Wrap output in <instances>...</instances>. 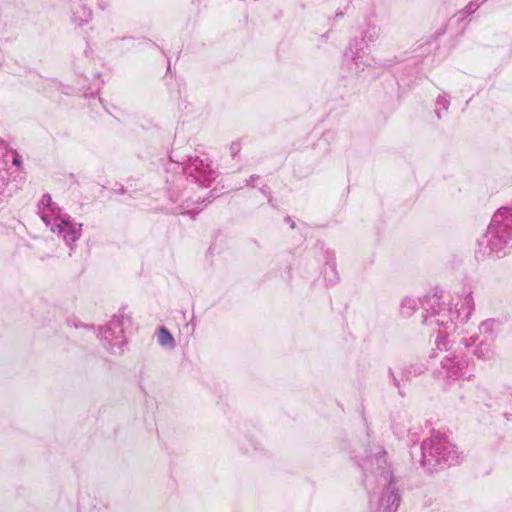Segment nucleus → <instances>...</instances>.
<instances>
[{
	"instance_id": "1",
	"label": "nucleus",
	"mask_w": 512,
	"mask_h": 512,
	"mask_svg": "<svg viewBox=\"0 0 512 512\" xmlns=\"http://www.w3.org/2000/svg\"><path fill=\"white\" fill-rule=\"evenodd\" d=\"M177 163L183 174L173 175L171 180H167V210L173 214H189L193 218L204 207V200H200V196L193 197V188L209 187L218 175L207 157L189 156Z\"/></svg>"
},
{
	"instance_id": "2",
	"label": "nucleus",
	"mask_w": 512,
	"mask_h": 512,
	"mask_svg": "<svg viewBox=\"0 0 512 512\" xmlns=\"http://www.w3.org/2000/svg\"><path fill=\"white\" fill-rule=\"evenodd\" d=\"M421 306L422 323L429 334L436 335L435 350H442V347L454 342L449 337L470 318L474 310V299L471 293H467L452 303L448 297L432 294L423 297Z\"/></svg>"
},
{
	"instance_id": "3",
	"label": "nucleus",
	"mask_w": 512,
	"mask_h": 512,
	"mask_svg": "<svg viewBox=\"0 0 512 512\" xmlns=\"http://www.w3.org/2000/svg\"><path fill=\"white\" fill-rule=\"evenodd\" d=\"M359 466L369 498V512H396L401 497L386 452L376 447L374 453L359 461Z\"/></svg>"
},
{
	"instance_id": "4",
	"label": "nucleus",
	"mask_w": 512,
	"mask_h": 512,
	"mask_svg": "<svg viewBox=\"0 0 512 512\" xmlns=\"http://www.w3.org/2000/svg\"><path fill=\"white\" fill-rule=\"evenodd\" d=\"M462 458L463 452L452 442L450 436L439 430H433L420 447L419 462L428 471L456 465Z\"/></svg>"
},
{
	"instance_id": "5",
	"label": "nucleus",
	"mask_w": 512,
	"mask_h": 512,
	"mask_svg": "<svg viewBox=\"0 0 512 512\" xmlns=\"http://www.w3.org/2000/svg\"><path fill=\"white\" fill-rule=\"evenodd\" d=\"M512 244V206L501 207L493 215L487 232L479 245L488 249L490 254L498 257L505 254V249Z\"/></svg>"
},
{
	"instance_id": "6",
	"label": "nucleus",
	"mask_w": 512,
	"mask_h": 512,
	"mask_svg": "<svg viewBox=\"0 0 512 512\" xmlns=\"http://www.w3.org/2000/svg\"><path fill=\"white\" fill-rule=\"evenodd\" d=\"M453 343L450 342L445 348L442 347V350H436L437 352L431 355V358H436L440 361L438 375L449 382L470 381L474 376L473 369L469 366V361L465 356L452 351Z\"/></svg>"
},
{
	"instance_id": "7",
	"label": "nucleus",
	"mask_w": 512,
	"mask_h": 512,
	"mask_svg": "<svg viewBox=\"0 0 512 512\" xmlns=\"http://www.w3.org/2000/svg\"><path fill=\"white\" fill-rule=\"evenodd\" d=\"M124 321L123 315H114L104 326L100 327L98 338L103 347L113 354L122 353V347L126 343L124 339Z\"/></svg>"
},
{
	"instance_id": "8",
	"label": "nucleus",
	"mask_w": 512,
	"mask_h": 512,
	"mask_svg": "<svg viewBox=\"0 0 512 512\" xmlns=\"http://www.w3.org/2000/svg\"><path fill=\"white\" fill-rule=\"evenodd\" d=\"M48 227L52 233L57 234L63 239L71 251L74 250V245L82 234L81 223L72 221L71 217L67 214L63 218H58L57 221L53 222Z\"/></svg>"
},
{
	"instance_id": "9",
	"label": "nucleus",
	"mask_w": 512,
	"mask_h": 512,
	"mask_svg": "<svg viewBox=\"0 0 512 512\" xmlns=\"http://www.w3.org/2000/svg\"><path fill=\"white\" fill-rule=\"evenodd\" d=\"M361 45L359 42H355L350 45L349 51H347L344 55L342 66L347 69L351 75H357L359 72L364 71L365 67L368 65L363 60V49L358 48Z\"/></svg>"
},
{
	"instance_id": "10",
	"label": "nucleus",
	"mask_w": 512,
	"mask_h": 512,
	"mask_svg": "<svg viewBox=\"0 0 512 512\" xmlns=\"http://www.w3.org/2000/svg\"><path fill=\"white\" fill-rule=\"evenodd\" d=\"M38 214L47 227L57 221L58 218H63L67 215L61 212V208L52 201L49 194L42 196L38 204Z\"/></svg>"
},
{
	"instance_id": "11",
	"label": "nucleus",
	"mask_w": 512,
	"mask_h": 512,
	"mask_svg": "<svg viewBox=\"0 0 512 512\" xmlns=\"http://www.w3.org/2000/svg\"><path fill=\"white\" fill-rule=\"evenodd\" d=\"M92 19V11L81 0L74 1L71 5V21L82 26Z\"/></svg>"
},
{
	"instance_id": "12",
	"label": "nucleus",
	"mask_w": 512,
	"mask_h": 512,
	"mask_svg": "<svg viewBox=\"0 0 512 512\" xmlns=\"http://www.w3.org/2000/svg\"><path fill=\"white\" fill-rule=\"evenodd\" d=\"M473 354L480 360L490 361L495 357L494 341L482 339L477 345Z\"/></svg>"
},
{
	"instance_id": "13",
	"label": "nucleus",
	"mask_w": 512,
	"mask_h": 512,
	"mask_svg": "<svg viewBox=\"0 0 512 512\" xmlns=\"http://www.w3.org/2000/svg\"><path fill=\"white\" fill-rule=\"evenodd\" d=\"M501 322L498 319L490 318L486 319L479 325V332L483 335H485L484 339H488L491 341H494L498 328L500 326Z\"/></svg>"
},
{
	"instance_id": "14",
	"label": "nucleus",
	"mask_w": 512,
	"mask_h": 512,
	"mask_svg": "<svg viewBox=\"0 0 512 512\" xmlns=\"http://www.w3.org/2000/svg\"><path fill=\"white\" fill-rule=\"evenodd\" d=\"M419 301L409 296L404 297L399 305V312L402 317L409 318L418 308Z\"/></svg>"
},
{
	"instance_id": "15",
	"label": "nucleus",
	"mask_w": 512,
	"mask_h": 512,
	"mask_svg": "<svg viewBox=\"0 0 512 512\" xmlns=\"http://www.w3.org/2000/svg\"><path fill=\"white\" fill-rule=\"evenodd\" d=\"M324 278L330 284H334L338 280L334 254L328 253L324 268Z\"/></svg>"
},
{
	"instance_id": "16",
	"label": "nucleus",
	"mask_w": 512,
	"mask_h": 512,
	"mask_svg": "<svg viewBox=\"0 0 512 512\" xmlns=\"http://www.w3.org/2000/svg\"><path fill=\"white\" fill-rule=\"evenodd\" d=\"M426 367L423 363H412L409 365H405L402 369V378L406 381L411 380L414 377H417L424 373Z\"/></svg>"
},
{
	"instance_id": "17",
	"label": "nucleus",
	"mask_w": 512,
	"mask_h": 512,
	"mask_svg": "<svg viewBox=\"0 0 512 512\" xmlns=\"http://www.w3.org/2000/svg\"><path fill=\"white\" fill-rule=\"evenodd\" d=\"M157 340H158V343L163 347V348H167V349H174L175 346H176V343H175V339L174 337L172 336V334L169 332L168 329H166L165 327H161L159 330H158V333H157Z\"/></svg>"
},
{
	"instance_id": "18",
	"label": "nucleus",
	"mask_w": 512,
	"mask_h": 512,
	"mask_svg": "<svg viewBox=\"0 0 512 512\" xmlns=\"http://www.w3.org/2000/svg\"><path fill=\"white\" fill-rule=\"evenodd\" d=\"M7 150V144L5 140L0 138V156L4 154V152ZM6 162L0 157V194L3 193L6 184H7V172L5 170Z\"/></svg>"
},
{
	"instance_id": "19",
	"label": "nucleus",
	"mask_w": 512,
	"mask_h": 512,
	"mask_svg": "<svg viewBox=\"0 0 512 512\" xmlns=\"http://www.w3.org/2000/svg\"><path fill=\"white\" fill-rule=\"evenodd\" d=\"M450 106V99L447 94H441L435 102V114L438 119L442 117L443 112H447Z\"/></svg>"
},
{
	"instance_id": "20",
	"label": "nucleus",
	"mask_w": 512,
	"mask_h": 512,
	"mask_svg": "<svg viewBox=\"0 0 512 512\" xmlns=\"http://www.w3.org/2000/svg\"><path fill=\"white\" fill-rule=\"evenodd\" d=\"M379 36L378 29L375 25L369 26L368 29L364 32V40L373 42L375 41Z\"/></svg>"
},
{
	"instance_id": "21",
	"label": "nucleus",
	"mask_w": 512,
	"mask_h": 512,
	"mask_svg": "<svg viewBox=\"0 0 512 512\" xmlns=\"http://www.w3.org/2000/svg\"><path fill=\"white\" fill-rule=\"evenodd\" d=\"M478 340V336H470V337H462L460 340V343L463 344L466 348H469L476 344V341Z\"/></svg>"
},
{
	"instance_id": "22",
	"label": "nucleus",
	"mask_w": 512,
	"mask_h": 512,
	"mask_svg": "<svg viewBox=\"0 0 512 512\" xmlns=\"http://www.w3.org/2000/svg\"><path fill=\"white\" fill-rule=\"evenodd\" d=\"M241 150L240 144L238 142H233L230 145V152L232 157H235Z\"/></svg>"
},
{
	"instance_id": "23",
	"label": "nucleus",
	"mask_w": 512,
	"mask_h": 512,
	"mask_svg": "<svg viewBox=\"0 0 512 512\" xmlns=\"http://www.w3.org/2000/svg\"><path fill=\"white\" fill-rule=\"evenodd\" d=\"M12 163H13V165L17 166L18 168L21 167V165H22L21 156L17 152H14V156L12 158Z\"/></svg>"
},
{
	"instance_id": "24",
	"label": "nucleus",
	"mask_w": 512,
	"mask_h": 512,
	"mask_svg": "<svg viewBox=\"0 0 512 512\" xmlns=\"http://www.w3.org/2000/svg\"><path fill=\"white\" fill-rule=\"evenodd\" d=\"M259 177L257 175H252L250 176L249 180H247V185L248 186H254V182L258 179Z\"/></svg>"
},
{
	"instance_id": "25",
	"label": "nucleus",
	"mask_w": 512,
	"mask_h": 512,
	"mask_svg": "<svg viewBox=\"0 0 512 512\" xmlns=\"http://www.w3.org/2000/svg\"><path fill=\"white\" fill-rule=\"evenodd\" d=\"M393 383H394V385H395L396 387H398V388L400 387L399 380H398L395 376H393Z\"/></svg>"
},
{
	"instance_id": "26",
	"label": "nucleus",
	"mask_w": 512,
	"mask_h": 512,
	"mask_svg": "<svg viewBox=\"0 0 512 512\" xmlns=\"http://www.w3.org/2000/svg\"><path fill=\"white\" fill-rule=\"evenodd\" d=\"M394 429H395V433L398 434L399 436H402L405 432V431H397L396 427H394Z\"/></svg>"
},
{
	"instance_id": "27",
	"label": "nucleus",
	"mask_w": 512,
	"mask_h": 512,
	"mask_svg": "<svg viewBox=\"0 0 512 512\" xmlns=\"http://www.w3.org/2000/svg\"><path fill=\"white\" fill-rule=\"evenodd\" d=\"M510 398H512V393L510 394Z\"/></svg>"
}]
</instances>
